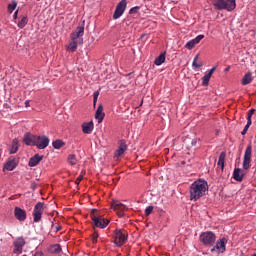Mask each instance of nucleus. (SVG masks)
Instances as JSON below:
<instances>
[{
  "mask_svg": "<svg viewBox=\"0 0 256 256\" xmlns=\"http://www.w3.org/2000/svg\"><path fill=\"white\" fill-rule=\"evenodd\" d=\"M18 13H19V10H16L15 13H14V15H13V19H17Z\"/></svg>",
  "mask_w": 256,
  "mask_h": 256,
  "instance_id": "c03bdc74",
  "label": "nucleus"
},
{
  "mask_svg": "<svg viewBox=\"0 0 256 256\" xmlns=\"http://www.w3.org/2000/svg\"><path fill=\"white\" fill-rule=\"evenodd\" d=\"M49 251H50V253H54L57 255V254L61 253V245L54 244L50 247Z\"/></svg>",
  "mask_w": 256,
  "mask_h": 256,
  "instance_id": "cd10ccee",
  "label": "nucleus"
},
{
  "mask_svg": "<svg viewBox=\"0 0 256 256\" xmlns=\"http://www.w3.org/2000/svg\"><path fill=\"white\" fill-rule=\"evenodd\" d=\"M35 146L38 149H47V147H49V137H47V136H36Z\"/></svg>",
  "mask_w": 256,
  "mask_h": 256,
  "instance_id": "9b49d317",
  "label": "nucleus"
},
{
  "mask_svg": "<svg viewBox=\"0 0 256 256\" xmlns=\"http://www.w3.org/2000/svg\"><path fill=\"white\" fill-rule=\"evenodd\" d=\"M192 145H197V140H192Z\"/></svg>",
  "mask_w": 256,
  "mask_h": 256,
  "instance_id": "49530a36",
  "label": "nucleus"
},
{
  "mask_svg": "<svg viewBox=\"0 0 256 256\" xmlns=\"http://www.w3.org/2000/svg\"><path fill=\"white\" fill-rule=\"evenodd\" d=\"M225 152H221L219 159H218V167H221V169H224L225 167Z\"/></svg>",
  "mask_w": 256,
  "mask_h": 256,
  "instance_id": "bb28decb",
  "label": "nucleus"
},
{
  "mask_svg": "<svg viewBox=\"0 0 256 256\" xmlns=\"http://www.w3.org/2000/svg\"><path fill=\"white\" fill-rule=\"evenodd\" d=\"M255 114V109H250L247 114V123H252L251 117Z\"/></svg>",
  "mask_w": 256,
  "mask_h": 256,
  "instance_id": "f704fd0d",
  "label": "nucleus"
},
{
  "mask_svg": "<svg viewBox=\"0 0 256 256\" xmlns=\"http://www.w3.org/2000/svg\"><path fill=\"white\" fill-rule=\"evenodd\" d=\"M212 5L217 11H234L237 7L235 0H212Z\"/></svg>",
  "mask_w": 256,
  "mask_h": 256,
  "instance_id": "f03ea898",
  "label": "nucleus"
},
{
  "mask_svg": "<svg viewBox=\"0 0 256 256\" xmlns=\"http://www.w3.org/2000/svg\"><path fill=\"white\" fill-rule=\"evenodd\" d=\"M226 239L222 238L216 242V245L211 249V253H214V251H217V253H225L226 251Z\"/></svg>",
  "mask_w": 256,
  "mask_h": 256,
  "instance_id": "ddd939ff",
  "label": "nucleus"
},
{
  "mask_svg": "<svg viewBox=\"0 0 256 256\" xmlns=\"http://www.w3.org/2000/svg\"><path fill=\"white\" fill-rule=\"evenodd\" d=\"M230 67L228 66L227 68H225V72L229 71Z\"/></svg>",
  "mask_w": 256,
  "mask_h": 256,
  "instance_id": "de8ad7c7",
  "label": "nucleus"
},
{
  "mask_svg": "<svg viewBox=\"0 0 256 256\" xmlns=\"http://www.w3.org/2000/svg\"><path fill=\"white\" fill-rule=\"evenodd\" d=\"M17 167V160L10 159L4 164V171H13Z\"/></svg>",
  "mask_w": 256,
  "mask_h": 256,
  "instance_id": "4be33fe9",
  "label": "nucleus"
},
{
  "mask_svg": "<svg viewBox=\"0 0 256 256\" xmlns=\"http://www.w3.org/2000/svg\"><path fill=\"white\" fill-rule=\"evenodd\" d=\"M83 35H85V25L82 24L76 28V31L71 33V41H77L79 45H83Z\"/></svg>",
  "mask_w": 256,
  "mask_h": 256,
  "instance_id": "20e7f679",
  "label": "nucleus"
},
{
  "mask_svg": "<svg viewBox=\"0 0 256 256\" xmlns=\"http://www.w3.org/2000/svg\"><path fill=\"white\" fill-rule=\"evenodd\" d=\"M81 181H83V174L79 175L78 178L75 181L76 185H79V183H81Z\"/></svg>",
  "mask_w": 256,
  "mask_h": 256,
  "instance_id": "ea45409f",
  "label": "nucleus"
},
{
  "mask_svg": "<svg viewBox=\"0 0 256 256\" xmlns=\"http://www.w3.org/2000/svg\"><path fill=\"white\" fill-rule=\"evenodd\" d=\"M210 79H211V76L206 73V74L203 76V78H202V85H203L204 87H207V85H209Z\"/></svg>",
  "mask_w": 256,
  "mask_h": 256,
  "instance_id": "473e14b6",
  "label": "nucleus"
},
{
  "mask_svg": "<svg viewBox=\"0 0 256 256\" xmlns=\"http://www.w3.org/2000/svg\"><path fill=\"white\" fill-rule=\"evenodd\" d=\"M200 241L203 245H213L217 241V236L211 231L202 232L200 234Z\"/></svg>",
  "mask_w": 256,
  "mask_h": 256,
  "instance_id": "7ed1b4c3",
  "label": "nucleus"
},
{
  "mask_svg": "<svg viewBox=\"0 0 256 256\" xmlns=\"http://www.w3.org/2000/svg\"><path fill=\"white\" fill-rule=\"evenodd\" d=\"M253 147L248 145L246 147L244 158H243V169L247 171L251 168V155H252Z\"/></svg>",
  "mask_w": 256,
  "mask_h": 256,
  "instance_id": "0eeeda50",
  "label": "nucleus"
},
{
  "mask_svg": "<svg viewBox=\"0 0 256 256\" xmlns=\"http://www.w3.org/2000/svg\"><path fill=\"white\" fill-rule=\"evenodd\" d=\"M25 106H26V107H29V100H26V101H25Z\"/></svg>",
  "mask_w": 256,
  "mask_h": 256,
  "instance_id": "a18cd8bd",
  "label": "nucleus"
},
{
  "mask_svg": "<svg viewBox=\"0 0 256 256\" xmlns=\"http://www.w3.org/2000/svg\"><path fill=\"white\" fill-rule=\"evenodd\" d=\"M92 221L95 227H99V229H105L107 225H109V220H105L102 217L92 215Z\"/></svg>",
  "mask_w": 256,
  "mask_h": 256,
  "instance_id": "f8f14e48",
  "label": "nucleus"
},
{
  "mask_svg": "<svg viewBox=\"0 0 256 256\" xmlns=\"http://www.w3.org/2000/svg\"><path fill=\"white\" fill-rule=\"evenodd\" d=\"M23 141H24L25 145H28L30 147H34L36 145V142H37V135H33L31 133H26L24 135Z\"/></svg>",
  "mask_w": 256,
  "mask_h": 256,
  "instance_id": "4468645a",
  "label": "nucleus"
},
{
  "mask_svg": "<svg viewBox=\"0 0 256 256\" xmlns=\"http://www.w3.org/2000/svg\"><path fill=\"white\" fill-rule=\"evenodd\" d=\"M251 81H253V74H251V72H248L242 78L241 83H242V85H249V83H251Z\"/></svg>",
  "mask_w": 256,
  "mask_h": 256,
  "instance_id": "5701e85b",
  "label": "nucleus"
},
{
  "mask_svg": "<svg viewBox=\"0 0 256 256\" xmlns=\"http://www.w3.org/2000/svg\"><path fill=\"white\" fill-rule=\"evenodd\" d=\"M95 119H97L98 123H103V119H105V112H103L102 104H100L96 110Z\"/></svg>",
  "mask_w": 256,
  "mask_h": 256,
  "instance_id": "6ab92c4d",
  "label": "nucleus"
},
{
  "mask_svg": "<svg viewBox=\"0 0 256 256\" xmlns=\"http://www.w3.org/2000/svg\"><path fill=\"white\" fill-rule=\"evenodd\" d=\"M43 211H45V204L43 202H38L34 206V210H33L34 223H39V221H41V217L43 216Z\"/></svg>",
  "mask_w": 256,
  "mask_h": 256,
  "instance_id": "423d86ee",
  "label": "nucleus"
},
{
  "mask_svg": "<svg viewBox=\"0 0 256 256\" xmlns=\"http://www.w3.org/2000/svg\"><path fill=\"white\" fill-rule=\"evenodd\" d=\"M94 125L93 122H85L82 124V131L86 135H91L93 133Z\"/></svg>",
  "mask_w": 256,
  "mask_h": 256,
  "instance_id": "412c9836",
  "label": "nucleus"
},
{
  "mask_svg": "<svg viewBox=\"0 0 256 256\" xmlns=\"http://www.w3.org/2000/svg\"><path fill=\"white\" fill-rule=\"evenodd\" d=\"M33 256H45V255L43 254V252L37 251V252L34 253Z\"/></svg>",
  "mask_w": 256,
  "mask_h": 256,
  "instance_id": "37998d69",
  "label": "nucleus"
},
{
  "mask_svg": "<svg viewBox=\"0 0 256 256\" xmlns=\"http://www.w3.org/2000/svg\"><path fill=\"white\" fill-rule=\"evenodd\" d=\"M97 99H99V91H96L93 94V103H94V105H96Z\"/></svg>",
  "mask_w": 256,
  "mask_h": 256,
  "instance_id": "4c0bfd02",
  "label": "nucleus"
},
{
  "mask_svg": "<svg viewBox=\"0 0 256 256\" xmlns=\"http://www.w3.org/2000/svg\"><path fill=\"white\" fill-rule=\"evenodd\" d=\"M255 143H256V141H255Z\"/></svg>",
  "mask_w": 256,
  "mask_h": 256,
  "instance_id": "3c124183",
  "label": "nucleus"
},
{
  "mask_svg": "<svg viewBox=\"0 0 256 256\" xmlns=\"http://www.w3.org/2000/svg\"><path fill=\"white\" fill-rule=\"evenodd\" d=\"M151 213H153V206H148L145 209V215L149 216V215H151Z\"/></svg>",
  "mask_w": 256,
  "mask_h": 256,
  "instance_id": "e433bc0d",
  "label": "nucleus"
},
{
  "mask_svg": "<svg viewBox=\"0 0 256 256\" xmlns=\"http://www.w3.org/2000/svg\"><path fill=\"white\" fill-rule=\"evenodd\" d=\"M114 237V243L117 247H123V245H125V241H127V234L124 233L121 229L114 231Z\"/></svg>",
  "mask_w": 256,
  "mask_h": 256,
  "instance_id": "39448f33",
  "label": "nucleus"
},
{
  "mask_svg": "<svg viewBox=\"0 0 256 256\" xmlns=\"http://www.w3.org/2000/svg\"><path fill=\"white\" fill-rule=\"evenodd\" d=\"M97 237H99L98 234H94V235H93V237H92L93 243H97Z\"/></svg>",
  "mask_w": 256,
  "mask_h": 256,
  "instance_id": "79ce46f5",
  "label": "nucleus"
},
{
  "mask_svg": "<svg viewBox=\"0 0 256 256\" xmlns=\"http://www.w3.org/2000/svg\"><path fill=\"white\" fill-rule=\"evenodd\" d=\"M17 151H19V140L14 139L12 141V147L10 149V155L15 154Z\"/></svg>",
  "mask_w": 256,
  "mask_h": 256,
  "instance_id": "b1692460",
  "label": "nucleus"
},
{
  "mask_svg": "<svg viewBox=\"0 0 256 256\" xmlns=\"http://www.w3.org/2000/svg\"><path fill=\"white\" fill-rule=\"evenodd\" d=\"M209 185L204 179L194 181L190 186V200L197 201L207 193Z\"/></svg>",
  "mask_w": 256,
  "mask_h": 256,
  "instance_id": "f257e3e1",
  "label": "nucleus"
},
{
  "mask_svg": "<svg viewBox=\"0 0 256 256\" xmlns=\"http://www.w3.org/2000/svg\"><path fill=\"white\" fill-rule=\"evenodd\" d=\"M252 256H256V254H253Z\"/></svg>",
  "mask_w": 256,
  "mask_h": 256,
  "instance_id": "8fccbe9b",
  "label": "nucleus"
},
{
  "mask_svg": "<svg viewBox=\"0 0 256 256\" xmlns=\"http://www.w3.org/2000/svg\"><path fill=\"white\" fill-rule=\"evenodd\" d=\"M199 59V54H197L195 57H194V60H193V63H192V66L195 67L196 69H199V67H202L203 64L201 63H197V60Z\"/></svg>",
  "mask_w": 256,
  "mask_h": 256,
  "instance_id": "72a5a7b5",
  "label": "nucleus"
},
{
  "mask_svg": "<svg viewBox=\"0 0 256 256\" xmlns=\"http://www.w3.org/2000/svg\"><path fill=\"white\" fill-rule=\"evenodd\" d=\"M14 250L13 253L16 255H21L23 253V247H25V239L23 237H18L14 243Z\"/></svg>",
  "mask_w": 256,
  "mask_h": 256,
  "instance_id": "1a4fd4ad",
  "label": "nucleus"
},
{
  "mask_svg": "<svg viewBox=\"0 0 256 256\" xmlns=\"http://www.w3.org/2000/svg\"><path fill=\"white\" fill-rule=\"evenodd\" d=\"M14 217L18 221L23 222V221H25V219H27V212L22 208L15 207L14 208Z\"/></svg>",
  "mask_w": 256,
  "mask_h": 256,
  "instance_id": "2eb2a0df",
  "label": "nucleus"
},
{
  "mask_svg": "<svg viewBox=\"0 0 256 256\" xmlns=\"http://www.w3.org/2000/svg\"><path fill=\"white\" fill-rule=\"evenodd\" d=\"M243 177H245V172H243L241 168H236L233 172V179L241 183V181H243Z\"/></svg>",
  "mask_w": 256,
  "mask_h": 256,
  "instance_id": "aec40b11",
  "label": "nucleus"
},
{
  "mask_svg": "<svg viewBox=\"0 0 256 256\" xmlns=\"http://www.w3.org/2000/svg\"><path fill=\"white\" fill-rule=\"evenodd\" d=\"M17 9V1L12 0L10 4H8L9 13H13V10Z\"/></svg>",
  "mask_w": 256,
  "mask_h": 256,
  "instance_id": "7c9ffc66",
  "label": "nucleus"
},
{
  "mask_svg": "<svg viewBox=\"0 0 256 256\" xmlns=\"http://www.w3.org/2000/svg\"><path fill=\"white\" fill-rule=\"evenodd\" d=\"M137 11H139V7L136 6V7L131 8L129 10V13H130V15H133V14L137 13Z\"/></svg>",
  "mask_w": 256,
  "mask_h": 256,
  "instance_id": "58836bf2",
  "label": "nucleus"
},
{
  "mask_svg": "<svg viewBox=\"0 0 256 256\" xmlns=\"http://www.w3.org/2000/svg\"><path fill=\"white\" fill-rule=\"evenodd\" d=\"M111 207H112V209H114V211H117L119 217H123V213L127 209V206L125 204L119 202L118 200H113L111 203Z\"/></svg>",
  "mask_w": 256,
  "mask_h": 256,
  "instance_id": "9d476101",
  "label": "nucleus"
},
{
  "mask_svg": "<svg viewBox=\"0 0 256 256\" xmlns=\"http://www.w3.org/2000/svg\"><path fill=\"white\" fill-rule=\"evenodd\" d=\"M202 39H205V35H203V34L198 35L196 38H194V39L188 41V42L186 43V45H185V48H186V49H189V50L194 49V48H195V45L201 43V40H202Z\"/></svg>",
  "mask_w": 256,
  "mask_h": 256,
  "instance_id": "dca6fc26",
  "label": "nucleus"
},
{
  "mask_svg": "<svg viewBox=\"0 0 256 256\" xmlns=\"http://www.w3.org/2000/svg\"><path fill=\"white\" fill-rule=\"evenodd\" d=\"M249 127H251V123L247 122V124L245 125L244 129L241 132V135H246L247 131H249Z\"/></svg>",
  "mask_w": 256,
  "mask_h": 256,
  "instance_id": "c9c22d12",
  "label": "nucleus"
},
{
  "mask_svg": "<svg viewBox=\"0 0 256 256\" xmlns=\"http://www.w3.org/2000/svg\"><path fill=\"white\" fill-rule=\"evenodd\" d=\"M41 161H43V156L35 154L33 157L30 158L28 165L29 167H37V165H39Z\"/></svg>",
  "mask_w": 256,
  "mask_h": 256,
  "instance_id": "a211bd4d",
  "label": "nucleus"
},
{
  "mask_svg": "<svg viewBox=\"0 0 256 256\" xmlns=\"http://www.w3.org/2000/svg\"><path fill=\"white\" fill-rule=\"evenodd\" d=\"M60 230H61V227H60V226H58V227H57V231H60Z\"/></svg>",
  "mask_w": 256,
  "mask_h": 256,
  "instance_id": "09e8293b",
  "label": "nucleus"
},
{
  "mask_svg": "<svg viewBox=\"0 0 256 256\" xmlns=\"http://www.w3.org/2000/svg\"><path fill=\"white\" fill-rule=\"evenodd\" d=\"M165 63V52L161 53L154 61V64L159 66Z\"/></svg>",
  "mask_w": 256,
  "mask_h": 256,
  "instance_id": "393cba45",
  "label": "nucleus"
},
{
  "mask_svg": "<svg viewBox=\"0 0 256 256\" xmlns=\"http://www.w3.org/2000/svg\"><path fill=\"white\" fill-rule=\"evenodd\" d=\"M78 45H79L78 41L71 40L67 49H68V51H71V53H74V51H77Z\"/></svg>",
  "mask_w": 256,
  "mask_h": 256,
  "instance_id": "a878e982",
  "label": "nucleus"
},
{
  "mask_svg": "<svg viewBox=\"0 0 256 256\" xmlns=\"http://www.w3.org/2000/svg\"><path fill=\"white\" fill-rule=\"evenodd\" d=\"M52 146L54 147V149H61V147L65 146V142L58 139L52 142Z\"/></svg>",
  "mask_w": 256,
  "mask_h": 256,
  "instance_id": "c85d7f7f",
  "label": "nucleus"
},
{
  "mask_svg": "<svg viewBox=\"0 0 256 256\" xmlns=\"http://www.w3.org/2000/svg\"><path fill=\"white\" fill-rule=\"evenodd\" d=\"M127 151V144L124 140H121L119 148L116 150L114 158L119 159Z\"/></svg>",
  "mask_w": 256,
  "mask_h": 256,
  "instance_id": "f3484780",
  "label": "nucleus"
},
{
  "mask_svg": "<svg viewBox=\"0 0 256 256\" xmlns=\"http://www.w3.org/2000/svg\"><path fill=\"white\" fill-rule=\"evenodd\" d=\"M215 69H217L216 66H214L212 69H210L206 74H208L210 77L215 73Z\"/></svg>",
  "mask_w": 256,
  "mask_h": 256,
  "instance_id": "a19ab883",
  "label": "nucleus"
},
{
  "mask_svg": "<svg viewBox=\"0 0 256 256\" xmlns=\"http://www.w3.org/2000/svg\"><path fill=\"white\" fill-rule=\"evenodd\" d=\"M28 23V19L26 16L22 17L21 20L18 22V27L20 29H23V27H25V25H27Z\"/></svg>",
  "mask_w": 256,
  "mask_h": 256,
  "instance_id": "2f4dec72",
  "label": "nucleus"
},
{
  "mask_svg": "<svg viewBox=\"0 0 256 256\" xmlns=\"http://www.w3.org/2000/svg\"><path fill=\"white\" fill-rule=\"evenodd\" d=\"M67 161L69 165H77V157L75 156V154L68 155Z\"/></svg>",
  "mask_w": 256,
  "mask_h": 256,
  "instance_id": "c756f323",
  "label": "nucleus"
},
{
  "mask_svg": "<svg viewBox=\"0 0 256 256\" xmlns=\"http://www.w3.org/2000/svg\"><path fill=\"white\" fill-rule=\"evenodd\" d=\"M125 9H127V0H121L116 6L113 14V19H119L123 15V13H125Z\"/></svg>",
  "mask_w": 256,
  "mask_h": 256,
  "instance_id": "6e6552de",
  "label": "nucleus"
}]
</instances>
